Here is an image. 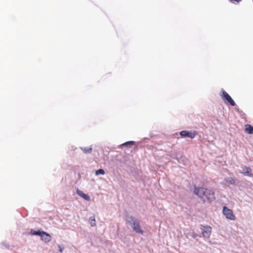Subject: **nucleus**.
<instances>
[{
  "label": "nucleus",
  "instance_id": "nucleus-2",
  "mask_svg": "<svg viewBox=\"0 0 253 253\" xmlns=\"http://www.w3.org/2000/svg\"><path fill=\"white\" fill-rule=\"evenodd\" d=\"M126 220L128 223L131 225L133 230L136 233L142 235L143 231L141 228L139 222L132 216H128Z\"/></svg>",
  "mask_w": 253,
  "mask_h": 253
},
{
  "label": "nucleus",
  "instance_id": "nucleus-10",
  "mask_svg": "<svg viewBox=\"0 0 253 253\" xmlns=\"http://www.w3.org/2000/svg\"><path fill=\"white\" fill-rule=\"evenodd\" d=\"M246 131L249 134H253V126L250 125H247L246 127Z\"/></svg>",
  "mask_w": 253,
  "mask_h": 253
},
{
  "label": "nucleus",
  "instance_id": "nucleus-18",
  "mask_svg": "<svg viewBox=\"0 0 253 253\" xmlns=\"http://www.w3.org/2000/svg\"><path fill=\"white\" fill-rule=\"evenodd\" d=\"M231 2H236L237 3H239L242 0H229Z\"/></svg>",
  "mask_w": 253,
  "mask_h": 253
},
{
  "label": "nucleus",
  "instance_id": "nucleus-12",
  "mask_svg": "<svg viewBox=\"0 0 253 253\" xmlns=\"http://www.w3.org/2000/svg\"><path fill=\"white\" fill-rule=\"evenodd\" d=\"M89 221L91 226L93 227L96 225V221L94 216L90 217Z\"/></svg>",
  "mask_w": 253,
  "mask_h": 253
},
{
  "label": "nucleus",
  "instance_id": "nucleus-9",
  "mask_svg": "<svg viewBox=\"0 0 253 253\" xmlns=\"http://www.w3.org/2000/svg\"><path fill=\"white\" fill-rule=\"evenodd\" d=\"M77 193L82 198H83V199H84V200H86V201H89L90 200V197L89 196L84 193L82 191L79 190V189H78L77 190Z\"/></svg>",
  "mask_w": 253,
  "mask_h": 253
},
{
  "label": "nucleus",
  "instance_id": "nucleus-14",
  "mask_svg": "<svg viewBox=\"0 0 253 253\" xmlns=\"http://www.w3.org/2000/svg\"><path fill=\"white\" fill-rule=\"evenodd\" d=\"M135 144V142L133 141H127L122 144L123 146H132Z\"/></svg>",
  "mask_w": 253,
  "mask_h": 253
},
{
  "label": "nucleus",
  "instance_id": "nucleus-6",
  "mask_svg": "<svg viewBox=\"0 0 253 253\" xmlns=\"http://www.w3.org/2000/svg\"><path fill=\"white\" fill-rule=\"evenodd\" d=\"M202 235L205 238H209L211 232V228L209 226H203L201 228Z\"/></svg>",
  "mask_w": 253,
  "mask_h": 253
},
{
  "label": "nucleus",
  "instance_id": "nucleus-1",
  "mask_svg": "<svg viewBox=\"0 0 253 253\" xmlns=\"http://www.w3.org/2000/svg\"><path fill=\"white\" fill-rule=\"evenodd\" d=\"M193 192L204 203H211L215 199V193L214 191L211 189L203 187L195 186Z\"/></svg>",
  "mask_w": 253,
  "mask_h": 253
},
{
  "label": "nucleus",
  "instance_id": "nucleus-3",
  "mask_svg": "<svg viewBox=\"0 0 253 253\" xmlns=\"http://www.w3.org/2000/svg\"><path fill=\"white\" fill-rule=\"evenodd\" d=\"M222 212L223 214L227 219L232 220H235L236 219V216L233 214L232 210L228 209L227 207L225 206L223 207Z\"/></svg>",
  "mask_w": 253,
  "mask_h": 253
},
{
  "label": "nucleus",
  "instance_id": "nucleus-4",
  "mask_svg": "<svg viewBox=\"0 0 253 253\" xmlns=\"http://www.w3.org/2000/svg\"><path fill=\"white\" fill-rule=\"evenodd\" d=\"M221 96L225 103H228L232 106L235 105L234 100L225 90L222 91Z\"/></svg>",
  "mask_w": 253,
  "mask_h": 253
},
{
  "label": "nucleus",
  "instance_id": "nucleus-15",
  "mask_svg": "<svg viewBox=\"0 0 253 253\" xmlns=\"http://www.w3.org/2000/svg\"><path fill=\"white\" fill-rule=\"evenodd\" d=\"M96 175H98L99 174H105V171L103 169H99L95 171Z\"/></svg>",
  "mask_w": 253,
  "mask_h": 253
},
{
  "label": "nucleus",
  "instance_id": "nucleus-11",
  "mask_svg": "<svg viewBox=\"0 0 253 253\" xmlns=\"http://www.w3.org/2000/svg\"><path fill=\"white\" fill-rule=\"evenodd\" d=\"M225 181L227 183L231 184H235V180L232 177H229L225 179Z\"/></svg>",
  "mask_w": 253,
  "mask_h": 253
},
{
  "label": "nucleus",
  "instance_id": "nucleus-16",
  "mask_svg": "<svg viewBox=\"0 0 253 253\" xmlns=\"http://www.w3.org/2000/svg\"><path fill=\"white\" fill-rule=\"evenodd\" d=\"M43 231H32L31 232H32V234L33 235H39V236H40L41 237L42 236V233Z\"/></svg>",
  "mask_w": 253,
  "mask_h": 253
},
{
  "label": "nucleus",
  "instance_id": "nucleus-17",
  "mask_svg": "<svg viewBox=\"0 0 253 253\" xmlns=\"http://www.w3.org/2000/svg\"><path fill=\"white\" fill-rule=\"evenodd\" d=\"M58 248H59V251L60 253H62L64 249V248L63 247H62V246L59 245H58Z\"/></svg>",
  "mask_w": 253,
  "mask_h": 253
},
{
  "label": "nucleus",
  "instance_id": "nucleus-8",
  "mask_svg": "<svg viewBox=\"0 0 253 253\" xmlns=\"http://www.w3.org/2000/svg\"><path fill=\"white\" fill-rule=\"evenodd\" d=\"M244 171L241 172V173L245 175L253 177V174L251 173L252 169H251V168L248 167H245L244 168Z\"/></svg>",
  "mask_w": 253,
  "mask_h": 253
},
{
  "label": "nucleus",
  "instance_id": "nucleus-7",
  "mask_svg": "<svg viewBox=\"0 0 253 253\" xmlns=\"http://www.w3.org/2000/svg\"><path fill=\"white\" fill-rule=\"evenodd\" d=\"M42 235L41 238L42 241L45 243H47L51 240V237L49 234L45 232H42Z\"/></svg>",
  "mask_w": 253,
  "mask_h": 253
},
{
  "label": "nucleus",
  "instance_id": "nucleus-13",
  "mask_svg": "<svg viewBox=\"0 0 253 253\" xmlns=\"http://www.w3.org/2000/svg\"><path fill=\"white\" fill-rule=\"evenodd\" d=\"M82 150L86 154L90 153L92 151V148L91 147L82 148Z\"/></svg>",
  "mask_w": 253,
  "mask_h": 253
},
{
  "label": "nucleus",
  "instance_id": "nucleus-5",
  "mask_svg": "<svg viewBox=\"0 0 253 253\" xmlns=\"http://www.w3.org/2000/svg\"><path fill=\"white\" fill-rule=\"evenodd\" d=\"M197 134V132L195 131H188L186 130H182L180 132V135L182 137H189L191 138H193L195 137V136Z\"/></svg>",
  "mask_w": 253,
  "mask_h": 253
}]
</instances>
